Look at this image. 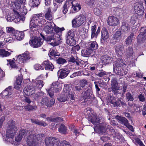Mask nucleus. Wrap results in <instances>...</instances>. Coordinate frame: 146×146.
<instances>
[{
  "label": "nucleus",
  "mask_w": 146,
  "mask_h": 146,
  "mask_svg": "<svg viewBox=\"0 0 146 146\" xmlns=\"http://www.w3.org/2000/svg\"><path fill=\"white\" fill-rule=\"evenodd\" d=\"M122 59L119 58L113 65V70L115 73L120 76H123L126 74L128 72L126 65L123 63Z\"/></svg>",
  "instance_id": "obj_4"
},
{
  "label": "nucleus",
  "mask_w": 146,
  "mask_h": 146,
  "mask_svg": "<svg viewBox=\"0 0 146 146\" xmlns=\"http://www.w3.org/2000/svg\"><path fill=\"white\" fill-rule=\"evenodd\" d=\"M30 133H34L32 132H29L28 131L25 129H21L20 130L19 132V135L21 136L22 138L23 137H25L27 135V134L29 133V134ZM29 135H28L29 136Z\"/></svg>",
  "instance_id": "obj_46"
},
{
  "label": "nucleus",
  "mask_w": 146,
  "mask_h": 146,
  "mask_svg": "<svg viewBox=\"0 0 146 146\" xmlns=\"http://www.w3.org/2000/svg\"><path fill=\"white\" fill-rule=\"evenodd\" d=\"M124 49V46L122 44H119L116 45L115 48V51L118 56H121Z\"/></svg>",
  "instance_id": "obj_23"
},
{
  "label": "nucleus",
  "mask_w": 146,
  "mask_h": 146,
  "mask_svg": "<svg viewBox=\"0 0 146 146\" xmlns=\"http://www.w3.org/2000/svg\"><path fill=\"white\" fill-rule=\"evenodd\" d=\"M11 54V53L4 49H0V56L2 57L8 56Z\"/></svg>",
  "instance_id": "obj_43"
},
{
  "label": "nucleus",
  "mask_w": 146,
  "mask_h": 146,
  "mask_svg": "<svg viewBox=\"0 0 146 146\" xmlns=\"http://www.w3.org/2000/svg\"><path fill=\"white\" fill-rule=\"evenodd\" d=\"M7 61L8 62L7 65L9 64L10 65V66L12 68H15L16 69L18 68L15 64V63L13 60H7Z\"/></svg>",
  "instance_id": "obj_56"
},
{
  "label": "nucleus",
  "mask_w": 146,
  "mask_h": 146,
  "mask_svg": "<svg viewBox=\"0 0 146 146\" xmlns=\"http://www.w3.org/2000/svg\"><path fill=\"white\" fill-rule=\"evenodd\" d=\"M68 96L71 99L74 100V93L71 91L70 88L69 87L68 84H64L63 92L58 96L57 99L61 102H64L68 100Z\"/></svg>",
  "instance_id": "obj_3"
},
{
  "label": "nucleus",
  "mask_w": 146,
  "mask_h": 146,
  "mask_svg": "<svg viewBox=\"0 0 146 146\" xmlns=\"http://www.w3.org/2000/svg\"><path fill=\"white\" fill-rule=\"evenodd\" d=\"M23 138L19 134L15 137V141H13V140L11 141H7L11 143L12 145H19V143L21 142Z\"/></svg>",
  "instance_id": "obj_33"
},
{
  "label": "nucleus",
  "mask_w": 146,
  "mask_h": 146,
  "mask_svg": "<svg viewBox=\"0 0 146 146\" xmlns=\"http://www.w3.org/2000/svg\"><path fill=\"white\" fill-rule=\"evenodd\" d=\"M102 61L105 64H108L111 63L112 58L107 55H104L102 56L101 58Z\"/></svg>",
  "instance_id": "obj_30"
},
{
  "label": "nucleus",
  "mask_w": 146,
  "mask_h": 146,
  "mask_svg": "<svg viewBox=\"0 0 146 146\" xmlns=\"http://www.w3.org/2000/svg\"><path fill=\"white\" fill-rule=\"evenodd\" d=\"M71 3L72 4V7L74 11L77 12L81 9V6L78 4H76L75 5H74L73 3V2H71Z\"/></svg>",
  "instance_id": "obj_53"
},
{
  "label": "nucleus",
  "mask_w": 146,
  "mask_h": 146,
  "mask_svg": "<svg viewBox=\"0 0 146 146\" xmlns=\"http://www.w3.org/2000/svg\"><path fill=\"white\" fill-rule=\"evenodd\" d=\"M44 17L48 20L50 21L52 19V15L50 7H48L46 10L44 12Z\"/></svg>",
  "instance_id": "obj_28"
},
{
  "label": "nucleus",
  "mask_w": 146,
  "mask_h": 146,
  "mask_svg": "<svg viewBox=\"0 0 146 146\" xmlns=\"http://www.w3.org/2000/svg\"><path fill=\"white\" fill-rule=\"evenodd\" d=\"M102 38L104 40H106L109 36V34L106 29H103L102 31Z\"/></svg>",
  "instance_id": "obj_36"
},
{
  "label": "nucleus",
  "mask_w": 146,
  "mask_h": 146,
  "mask_svg": "<svg viewBox=\"0 0 146 146\" xmlns=\"http://www.w3.org/2000/svg\"><path fill=\"white\" fill-rule=\"evenodd\" d=\"M133 50L132 47H129L127 50L126 53L127 57H129L132 56L133 53Z\"/></svg>",
  "instance_id": "obj_54"
},
{
  "label": "nucleus",
  "mask_w": 146,
  "mask_h": 146,
  "mask_svg": "<svg viewBox=\"0 0 146 146\" xmlns=\"http://www.w3.org/2000/svg\"><path fill=\"white\" fill-rule=\"evenodd\" d=\"M116 118L119 121L123 123L125 126L128 123V120L124 117L117 116Z\"/></svg>",
  "instance_id": "obj_45"
},
{
  "label": "nucleus",
  "mask_w": 146,
  "mask_h": 146,
  "mask_svg": "<svg viewBox=\"0 0 146 146\" xmlns=\"http://www.w3.org/2000/svg\"><path fill=\"white\" fill-rule=\"evenodd\" d=\"M127 88V86L125 85L122 87L118 88L117 89L114 90L113 91L115 94L121 98L123 96L125 93L126 91Z\"/></svg>",
  "instance_id": "obj_14"
},
{
  "label": "nucleus",
  "mask_w": 146,
  "mask_h": 146,
  "mask_svg": "<svg viewBox=\"0 0 146 146\" xmlns=\"http://www.w3.org/2000/svg\"><path fill=\"white\" fill-rule=\"evenodd\" d=\"M126 98L128 101H133V98L131 94L129 92H127L126 94Z\"/></svg>",
  "instance_id": "obj_60"
},
{
  "label": "nucleus",
  "mask_w": 146,
  "mask_h": 146,
  "mask_svg": "<svg viewBox=\"0 0 146 146\" xmlns=\"http://www.w3.org/2000/svg\"><path fill=\"white\" fill-rule=\"evenodd\" d=\"M74 36L75 35L74 31L73 30H71L67 32L66 35V38H74Z\"/></svg>",
  "instance_id": "obj_51"
},
{
  "label": "nucleus",
  "mask_w": 146,
  "mask_h": 146,
  "mask_svg": "<svg viewBox=\"0 0 146 146\" xmlns=\"http://www.w3.org/2000/svg\"><path fill=\"white\" fill-rule=\"evenodd\" d=\"M88 121L94 125L95 126L97 125L98 126L100 124L99 123L100 121L99 118L97 116H94L92 118H89Z\"/></svg>",
  "instance_id": "obj_32"
},
{
  "label": "nucleus",
  "mask_w": 146,
  "mask_h": 146,
  "mask_svg": "<svg viewBox=\"0 0 146 146\" xmlns=\"http://www.w3.org/2000/svg\"><path fill=\"white\" fill-rule=\"evenodd\" d=\"M22 3L21 2L18 1L16 0L14 2V3H13L12 4H11V5H15V8L17 9V11H18L21 8Z\"/></svg>",
  "instance_id": "obj_49"
},
{
  "label": "nucleus",
  "mask_w": 146,
  "mask_h": 146,
  "mask_svg": "<svg viewBox=\"0 0 146 146\" xmlns=\"http://www.w3.org/2000/svg\"><path fill=\"white\" fill-rule=\"evenodd\" d=\"M68 11V7L67 6V3H65L63 7L62 12L64 14H66Z\"/></svg>",
  "instance_id": "obj_64"
},
{
  "label": "nucleus",
  "mask_w": 146,
  "mask_h": 146,
  "mask_svg": "<svg viewBox=\"0 0 146 146\" xmlns=\"http://www.w3.org/2000/svg\"><path fill=\"white\" fill-rule=\"evenodd\" d=\"M79 83L81 87L83 88L82 93L83 98L84 101H87L90 98L91 88L88 85H87L88 82L86 79L80 80Z\"/></svg>",
  "instance_id": "obj_5"
},
{
  "label": "nucleus",
  "mask_w": 146,
  "mask_h": 146,
  "mask_svg": "<svg viewBox=\"0 0 146 146\" xmlns=\"http://www.w3.org/2000/svg\"><path fill=\"white\" fill-rule=\"evenodd\" d=\"M92 49H89L87 47L85 49L82 50L81 51V55L85 57H88L92 53Z\"/></svg>",
  "instance_id": "obj_34"
},
{
  "label": "nucleus",
  "mask_w": 146,
  "mask_h": 146,
  "mask_svg": "<svg viewBox=\"0 0 146 146\" xmlns=\"http://www.w3.org/2000/svg\"><path fill=\"white\" fill-rule=\"evenodd\" d=\"M22 79L21 77L17 78L16 81L14 84V88L16 90H19L21 87Z\"/></svg>",
  "instance_id": "obj_37"
},
{
  "label": "nucleus",
  "mask_w": 146,
  "mask_h": 146,
  "mask_svg": "<svg viewBox=\"0 0 146 146\" xmlns=\"http://www.w3.org/2000/svg\"><path fill=\"white\" fill-rule=\"evenodd\" d=\"M96 28H97L96 25H94V26H92L91 27V38H97L98 34L97 33V32H96Z\"/></svg>",
  "instance_id": "obj_39"
},
{
  "label": "nucleus",
  "mask_w": 146,
  "mask_h": 146,
  "mask_svg": "<svg viewBox=\"0 0 146 146\" xmlns=\"http://www.w3.org/2000/svg\"><path fill=\"white\" fill-rule=\"evenodd\" d=\"M137 19V15L136 14L133 15L131 17V22L133 24H135Z\"/></svg>",
  "instance_id": "obj_59"
},
{
  "label": "nucleus",
  "mask_w": 146,
  "mask_h": 146,
  "mask_svg": "<svg viewBox=\"0 0 146 146\" xmlns=\"http://www.w3.org/2000/svg\"><path fill=\"white\" fill-rule=\"evenodd\" d=\"M107 100L115 107L119 106L120 104L123 106H126V105L124 102L121 101L119 99L116 100L115 98L113 96L112 94H109Z\"/></svg>",
  "instance_id": "obj_10"
},
{
  "label": "nucleus",
  "mask_w": 146,
  "mask_h": 146,
  "mask_svg": "<svg viewBox=\"0 0 146 146\" xmlns=\"http://www.w3.org/2000/svg\"><path fill=\"white\" fill-rule=\"evenodd\" d=\"M44 94V93L43 92H40L33 95L32 96L36 100H38V99L41 98Z\"/></svg>",
  "instance_id": "obj_50"
},
{
  "label": "nucleus",
  "mask_w": 146,
  "mask_h": 146,
  "mask_svg": "<svg viewBox=\"0 0 146 146\" xmlns=\"http://www.w3.org/2000/svg\"><path fill=\"white\" fill-rule=\"evenodd\" d=\"M87 48L89 49H92V52L94 50H96L98 48V45L96 41L90 42L87 44Z\"/></svg>",
  "instance_id": "obj_26"
},
{
  "label": "nucleus",
  "mask_w": 146,
  "mask_h": 146,
  "mask_svg": "<svg viewBox=\"0 0 146 146\" xmlns=\"http://www.w3.org/2000/svg\"><path fill=\"white\" fill-rule=\"evenodd\" d=\"M145 36H146V30L144 28H142L141 30L140 33L138 36V39L140 40L141 38H145Z\"/></svg>",
  "instance_id": "obj_42"
},
{
  "label": "nucleus",
  "mask_w": 146,
  "mask_h": 146,
  "mask_svg": "<svg viewBox=\"0 0 146 146\" xmlns=\"http://www.w3.org/2000/svg\"><path fill=\"white\" fill-rule=\"evenodd\" d=\"M89 28V25L88 24L87 25H85L82 27H81L79 28L78 30V32L81 35H83L88 33Z\"/></svg>",
  "instance_id": "obj_29"
},
{
  "label": "nucleus",
  "mask_w": 146,
  "mask_h": 146,
  "mask_svg": "<svg viewBox=\"0 0 146 146\" xmlns=\"http://www.w3.org/2000/svg\"><path fill=\"white\" fill-rule=\"evenodd\" d=\"M44 40L39 37H35L29 41L30 45L34 48H37L43 44Z\"/></svg>",
  "instance_id": "obj_12"
},
{
  "label": "nucleus",
  "mask_w": 146,
  "mask_h": 146,
  "mask_svg": "<svg viewBox=\"0 0 146 146\" xmlns=\"http://www.w3.org/2000/svg\"><path fill=\"white\" fill-rule=\"evenodd\" d=\"M122 31L125 32H127L130 29V26L128 23L124 21L123 22L121 26Z\"/></svg>",
  "instance_id": "obj_40"
},
{
  "label": "nucleus",
  "mask_w": 146,
  "mask_h": 146,
  "mask_svg": "<svg viewBox=\"0 0 146 146\" xmlns=\"http://www.w3.org/2000/svg\"><path fill=\"white\" fill-rule=\"evenodd\" d=\"M45 142L47 146H58L60 141L58 139L55 137H47L45 139Z\"/></svg>",
  "instance_id": "obj_11"
},
{
  "label": "nucleus",
  "mask_w": 146,
  "mask_h": 146,
  "mask_svg": "<svg viewBox=\"0 0 146 146\" xmlns=\"http://www.w3.org/2000/svg\"><path fill=\"white\" fill-rule=\"evenodd\" d=\"M86 21L85 16L81 14L72 21V25L73 27L77 28L80 26Z\"/></svg>",
  "instance_id": "obj_8"
},
{
  "label": "nucleus",
  "mask_w": 146,
  "mask_h": 146,
  "mask_svg": "<svg viewBox=\"0 0 146 146\" xmlns=\"http://www.w3.org/2000/svg\"><path fill=\"white\" fill-rule=\"evenodd\" d=\"M32 85L33 86L35 91L40 90L44 84V82L42 80L37 79L33 80Z\"/></svg>",
  "instance_id": "obj_16"
},
{
  "label": "nucleus",
  "mask_w": 146,
  "mask_h": 146,
  "mask_svg": "<svg viewBox=\"0 0 146 146\" xmlns=\"http://www.w3.org/2000/svg\"><path fill=\"white\" fill-rule=\"evenodd\" d=\"M11 88L12 86H9L8 88H6L2 92V95L5 96H9L11 95L12 94L11 92Z\"/></svg>",
  "instance_id": "obj_38"
},
{
  "label": "nucleus",
  "mask_w": 146,
  "mask_h": 146,
  "mask_svg": "<svg viewBox=\"0 0 146 146\" xmlns=\"http://www.w3.org/2000/svg\"><path fill=\"white\" fill-rule=\"evenodd\" d=\"M119 22L118 19L113 16L110 17L108 20V24L111 26H116L119 24Z\"/></svg>",
  "instance_id": "obj_22"
},
{
  "label": "nucleus",
  "mask_w": 146,
  "mask_h": 146,
  "mask_svg": "<svg viewBox=\"0 0 146 146\" xmlns=\"http://www.w3.org/2000/svg\"><path fill=\"white\" fill-rule=\"evenodd\" d=\"M30 59H33L31 54L28 51L25 52L21 55H19L17 57V61L19 63L25 62Z\"/></svg>",
  "instance_id": "obj_13"
},
{
  "label": "nucleus",
  "mask_w": 146,
  "mask_h": 146,
  "mask_svg": "<svg viewBox=\"0 0 146 146\" xmlns=\"http://www.w3.org/2000/svg\"><path fill=\"white\" fill-rule=\"evenodd\" d=\"M22 7L18 11H16L15 9L13 10L14 17L17 20V21H23L25 20V17L23 16L25 15L27 13V9L25 7Z\"/></svg>",
  "instance_id": "obj_7"
},
{
  "label": "nucleus",
  "mask_w": 146,
  "mask_h": 146,
  "mask_svg": "<svg viewBox=\"0 0 146 146\" xmlns=\"http://www.w3.org/2000/svg\"><path fill=\"white\" fill-rule=\"evenodd\" d=\"M134 36L133 33H131L130 36L126 39L125 40V42L126 44H130L132 42L133 37Z\"/></svg>",
  "instance_id": "obj_55"
},
{
  "label": "nucleus",
  "mask_w": 146,
  "mask_h": 146,
  "mask_svg": "<svg viewBox=\"0 0 146 146\" xmlns=\"http://www.w3.org/2000/svg\"><path fill=\"white\" fill-rule=\"evenodd\" d=\"M17 131V128L15 125V122L10 120L9 122L6 133V137H3L4 141H11L14 138Z\"/></svg>",
  "instance_id": "obj_2"
},
{
  "label": "nucleus",
  "mask_w": 146,
  "mask_h": 146,
  "mask_svg": "<svg viewBox=\"0 0 146 146\" xmlns=\"http://www.w3.org/2000/svg\"><path fill=\"white\" fill-rule=\"evenodd\" d=\"M111 85L112 91L117 89V88L119 87L117 83V80L115 77H113L111 79Z\"/></svg>",
  "instance_id": "obj_27"
},
{
  "label": "nucleus",
  "mask_w": 146,
  "mask_h": 146,
  "mask_svg": "<svg viewBox=\"0 0 146 146\" xmlns=\"http://www.w3.org/2000/svg\"><path fill=\"white\" fill-rule=\"evenodd\" d=\"M42 14H38L34 15L30 21V30L34 31L38 30L39 26L38 24L41 25H44L46 20L44 19L42 16Z\"/></svg>",
  "instance_id": "obj_1"
},
{
  "label": "nucleus",
  "mask_w": 146,
  "mask_h": 146,
  "mask_svg": "<svg viewBox=\"0 0 146 146\" xmlns=\"http://www.w3.org/2000/svg\"><path fill=\"white\" fill-rule=\"evenodd\" d=\"M58 131L60 133L64 134H66L67 132L66 128L63 124H61L58 128Z\"/></svg>",
  "instance_id": "obj_44"
},
{
  "label": "nucleus",
  "mask_w": 146,
  "mask_h": 146,
  "mask_svg": "<svg viewBox=\"0 0 146 146\" xmlns=\"http://www.w3.org/2000/svg\"><path fill=\"white\" fill-rule=\"evenodd\" d=\"M56 61V63L59 64H63L67 62L66 60L61 57L57 58Z\"/></svg>",
  "instance_id": "obj_48"
},
{
  "label": "nucleus",
  "mask_w": 146,
  "mask_h": 146,
  "mask_svg": "<svg viewBox=\"0 0 146 146\" xmlns=\"http://www.w3.org/2000/svg\"><path fill=\"white\" fill-rule=\"evenodd\" d=\"M25 109H27L29 111L32 110L33 109H36L37 107L36 106H32L29 105L25 106Z\"/></svg>",
  "instance_id": "obj_61"
},
{
  "label": "nucleus",
  "mask_w": 146,
  "mask_h": 146,
  "mask_svg": "<svg viewBox=\"0 0 146 146\" xmlns=\"http://www.w3.org/2000/svg\"><path fill=\"white\" fill-rule=\"evenodd\" d=\"M55 102V100L54 99H52L48 101L47 104V106L48 107H51L53 105Z\"/></svg>",
  "instance_id": "obj_63"
},
{
  "label": "nucleus",
  "mask_w": 146,
  "mask_h": 146,
  "mask_svg": "<svg viewBox=\"0 0 146 146\" xmlns=\"http://www.w3.org/2000/svg\"><path fill=\"white\" fill-rule=\"evenodd\" d=\"M32 1L31 3L33 7H37L40 3L41 0H31Z\"/></svg>",
  "instance_id": "obj_57"
},
{
  "label": "nucleus",
  "mask_w": 146,
  "mask_h": 146,
  "mask_svg": "<svg viewBox=\"0 0 146 146\" xmlns=\"http://www.w3.org/2000/svg\"><path fill=\"white\" fill-rule=\"evenodd\" d=\"M134 8L135 12L138 15H142L143 14L144 9L142 3H136Z\"/></svg>",
  "instance_id": "obj_15"
},
{
  "label": "nucleus",
  "mask_w": 146,
  "mask_h": 146,
  "mask_svg": "<svg viewBox=\"0 0 146 146\" xmlns=\"http://www.w3.org/2000/svg\"><path fill=\"white\" fill-rule=\"evenodd\" d=\"M42 135L37 133H30L27 137V143L29 146H35L41 139Z\"/></svg>",
  "instance_id": "obj_6"
},
{
  "label": "nucleus",
  "mask_w": 146,
  "mask_h": 146,
  "mask_svg": "<svg viewBox=\"0 0 146 146\" xmlns=\"http://www.w3.org/2000/svg\"><path fill=\"white\" fill-rule=\"evenodd\" d=\"M58 36V34H53L51 35L47 36L46 39V41L48 42L52 41L53 42L50 43V44L53 46H56L58 44V43L56 42V37Z\"/></svg>",
  "instance_id": "obj_18"
},
{
  "label": "nucleus",
  "mask_w": 146,
  "mask_h": 146,
  "mask_svg": "<svg viewBox=\"0 0 146 146\" xmlns=\"http://www.w3.org/2000/svg\"><path fill=\"white\" fill-rule=\"evenodd\" d=\"M52 23L48 22L47 25L45 26L43 29V30L46 34H49L52 32L53 31V28L52 26Z\"/></svg>",
  "instance_id": "obj_31"
},
{
  "label": "nucleus",
  "mask_w": 146,
  "mask_h": 146,
  "mask_svg": "<svg viewBox=\"0 0 146 146\" xmlns=\"http://www.w3.org/2000/svg\"><path fill=\"white\" fill-rule=\"evenodd\" d=\"M106 75V72L103 70L100 71V72L97 74V75L99 77H103L105 76Z\"/></svg>",
  "instance_id": "obj_62"
},
{
  "label": "nucleus",
  "mask_w": 146,
  "mask_h": 146,
  "mask_svg": "<svg viewBox=\"0 0 146 146\" xmlns=\"http://www.w3.org/2000/svg\"><path fill=\"white\" fill-rule=\"evenodd\" d=\"M24 36V33L22 32L19 31H16L13 35H12L13 38L14 39L20 40L22 39Z\"/></svg>",
  "instance_id": "obj_25"
},
{
  "label": "nucleus",
  "mask_w": 146,
  "mask_h": 146,
  "mask_svg": "<svg viewBox=\"0 0 146 146\" xmlns=\"http://www.w3.org/2000/svg\"><path fill=\"white\" fill-rule=\"evenodd\" d=\"M46 119L48 121H49L56 123L60 122L62 121V119L60 117L52 118L50 117H47L46 118Z\"/></svg>",
  "instance_id": "obj_41"
},
{
  "label": "nucleus",
  "mask_w": 146,
  "mask_h": 146,
  "mask_svg": "<svg viewBox=\"0 0 146 146\" xmlns=\"http://www.w3.org/2000/svg\"><path fill=\"white\" fill-rule=\"evenodd\" d=\"M31 121L33 123H35L39 125L44 127L47 125V124L45 122L43 121H40L38 119H31Z\"/></svg>",
  "instance_id": "obj_35"
},
{
  "label": "nucleus",
  "mask_w": 146,
  "mask_h": 146,
  "mask_svg": "<svg viewBox=\"0 0 146 146\" xmlns=\"http://www.w3.org/2000/svg\"><path fill=\"white\" fill-rule=\"evenodd\" d=\"M42 64L46 70L52 71L54 68V65L48 60L44 61L42 62Z\"/></svg>",
  "instance_id": "obj_24"
},
{
  "label": "nucleus",
  "mask_w": 146,
  "mask_h": 146,
  "mask_svg": "<svg viewBox=\"0 0 146 146\" xmlns=\"http://www.w3.org/2000/svg\"><path fill=\"white\" fill-rule=\"evenodd\" d=\"M34 69L36 70H42L44 69V67L43 66L42 64H40L37 63L35 64L33 66Z\"/></svg>",
  "instance_id": "obj_52"
},
{
  "label": "nucleus",
  "mask_w": 146,
  "mask_h": 146,
  "mask_svg": "<svg viewBox=\"0 0 146 146\" xmlns=\"http://www.w3.org/2000/svg\"><path fill=\"white\" fill-rule=\"evenodd\" d=\"M23 91L26 95L29 96L33 94L36 91L32 84L25 87Z\"/></svg>",
  "instance_id": "obj_21"
},
{
  "label": "nucleus",
  "mask_w": 146,
  "mask_h": 146,
  "mask_svg": "<svg viewBox=\"0 0 146 146\" xmlns=\"http://www.w3.org/2000/svg\"><path fill=\"white\" fill-rule=\"evenodd\" d=\"M61 88L58 82H53L52 84L51 88L47 91L49 95L51 97H52L54 95V92H58L61 90Z\"/></svg>",
  "instance_id": "obj_9"
},
{
  "label": "nucleus",
  "mask_w": 146,
  "mask_h": 146,
  "mask_svg": "<svg viewBox=\"0 0 146 146\" xmlns=\"http://www.w3.org/2000/svg\"><path fill=\"white\" fill-rule=\"evenodd\" d=\"M121 38V33L120 31H117L113 35L112 38L110 40V42L113 44H115L117 41L120 40Z\"/></svg>",
  "instance_id": "obj_20"
},
{
  "label": "nucleus",
  "mask_w": 146,
  "mask_h": 146,
  "mask_svg": "<svg viewBox=\"0 0 146 146\" xmlns=\"http://www.w3.org/2000/svg\"><path fill=\"white\" fill-rule=\"evenodd\" d=\"M67 43L70 46H73L76 44V40L74 39V38H66Z\"/></svg>",
  "instance_id": "obj_47"
},
{
  "label": "nucleus",
  "mask_w": 146,
  "mask_h": 146,
  "mask_svg": "<svg viewBox=\"0 0 146 146\" xmlns=\"http://www.w3.org/2000/svg\"><path fill=\"white\" fill-rule=\"evenodd\" d=\"M70 73L68 69L64 68L60 69L58 72L57 74L59 78L62 79L66 77Z\"/></svg>",
  "instance_id": "obj_17"
},
{
  "label": "nucleus",
  "mask_w": 146,
  "mask_h": 146,
  "mask_svg": "<svg viewBox=\"0 0 146 146\" xmlns=\"http://www.w3.org/2000/svg\"><path fill=\"white\" fill-rule=\"evenodd\" d=\"M108 125L104 123H102L100 124L98 126L97 125L95 126L94 128L95 131L98 130L100 133H104L106 132V129L108 128Z\"/></svg>",
  "instance_id": "obj_19"
},
{
  "label": "nucleus",
  "mask_w": 146,
  "mask_h": 146,
  "mask_svg": "<svg viewBox=\"0 0 146 146\" xmlns=\"http://www.w3.org/2000/svg\"><path fill=\"white\" fill-rule=\"evenodd\" d=\"M7 31L8 33L11 34V36H12V35L14 34L16 32L14 29L12 27H8L7 28Z\"/></svg>",
  "instance_id": "obj_58"
}]
</instances>
